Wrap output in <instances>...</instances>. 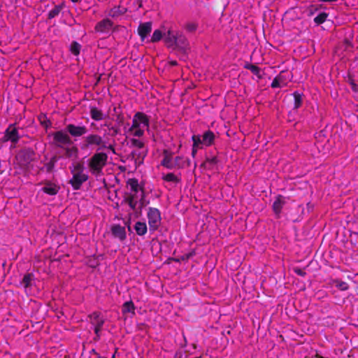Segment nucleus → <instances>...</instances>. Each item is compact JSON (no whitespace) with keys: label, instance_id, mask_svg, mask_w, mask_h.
I'll return each instance as SVG.
<instances>
[{"label":"nucleus","instance_id":"nucleus-29","mask_svg":"<svg viewBox=\"0 0 358 358\" xmlns=\"http://www.w3.org/2000/svg\"><path fill=\"white\" fill-rule=\"evenodd\" d=\"M285 85V83L284 79L282 78V76L281 75V73L276 76L275 78H274L271 84V87L272 88L282 87V86Z\"/></svg>","mask_w":358,"mask_h":358},{"label":"nucleus","instance_id":"nucleus-39","mask_svg":"<svg viewBox=\"0 0 358 358\" xmlns=\"http://www.w3.org/2000/svg\"><path fill=\"white\" fill-rule=\"evenodd\" d=\"M334 283L335 286L341 291H346L349 289V285L346 282L336 280Z\"/></svg>","mask_w":358,"mask_h":358},{"label":"nucleus","instance_id":"nucleus-11","mask_svg":"<svg viewBox=\"0 0 358 358\" xmlns=\"http://www.w3.org/2000/svg\"><path fill=\"white\" fill-rule=\"evenodd\" d=\"M85 145L86 146H90V145H101L102 148H106V145L104 143V141H103V138L101 136L95 134H91L87 135L84 138Z\"/></svg>","mask_w":358,"mask_h":358},{"label":"nucleus","instance_id":"nucleus-47","mask_svg":"<svg viewBox=\"0 0 358 358\" xmlns=\"http://www.w3.org/2000/svg\"><path fill=\"white\" fill-rule=\"evenodd\" d=\"M134 136H135L141 137L144 134V131L142 129H141V128L134 129Z\"/></svg>","mask_w":358,"mask_h":358},{"label":"nucleus","instance_id":"nucleus-34","mask_svg":"<svg viewBox=\"0 0 358 358\" xmlns=\"http://www.w3.org/2000/svg\"><path fill=\"white\" fill-rule=\"evenodd\" d=\"M127 185H129L131 189L136 193L138 191L139 184L138 181L136 178H130L127 180Z\"/></svg>","mask_w":358,"mask_h":358},{"label":"nucleus","instance_id":"nucleus-4","mask_svg":"<svg viewBox=\"0 0 358 358\" xmlns=\"http://www.w3.org/2000/svg\"><path fill=\"white\" fill-rule=\"evenodd\" d=\"M215 136L214 133L208 129L203 132L202 136L200 135H193L192 136V140L194 142L195 146H199L203 145L206 147L211 146L215 141Z\"/></svg>","mask_w":358,"mask_h":358},{"label":"nucleus","instance_id":"nucleus-2","mask_svg":"<svg viewBox=\"0 0 358 358\" xmlns=\"http://www.w3.org/2000/svg\"><path fill=\"white\" fill-rule=\"evenodd\" d=\"M108 155L104 152H96L88 160V167L94 176H99L102 173L103 167L106 165Z\"/></svg>","mask_w":358,"mask_h":358},{"label":"nucleus","instance_id":"nucleus-24","mask_svg":"<svg viewBox=\"0 0 358 358\" xmlns=\"http://www.w3.org/2000/svg\"><path fill=\"white\" fill-rule=\"evenodd\" d=\"M176 36L177 33L174 34L173 31L169 30L167 33L165 34V42L168 46H173L175 42L176 41Z\"/></svg>","mask_w":358,"mask_h":358},{"label":"nucleus","instance_id":"nucleus-52","mask_svg":"<svg viewBox=\"0 0 358 358\" xmlns=\"http://www.w3.org/2000/svg\"><path fill=\"white\" fill-rule=\"evenodd\" d=\"M186 355H184L182 352H177L175 355V358H187Z\"/></svg>","mask_w":358,"mask_h":358},{"label":"nucleus","instance_id":"nucleus-45","mask_svg":"<svg viewBox=\"0 0 358 358\" xmlns=\"http://www.w3.org/2000/svg\"><path fill=\"white\" fill-rule=\"evenodd\" d=\"M55 164L50 162V161L45 164V166L47 172L50 173L52 171V170L55 168Z\"/></svg>","mask_w":358,"mask_h":358},{"label":"nucleus","instance_id":"nucleus-1","mask_svg":"<svg viewBox=\"0 0 358 358\" xmlns=\"http://www.w3.org/2000/svg\"><path fill=\"white\" fill-rule=\"evenodd\" d=\"M69 169L72 174L69 184L71 185L73 190H79L83 184L89 179L88 175L84 173V164L80 162L73 163L69 166Z\"/></svg>","mask_w":358,"mask_h":358},{"label":"nucleus","instance_id":"nucleus-30","mask_svg":"<svg viewBox=\"0 0 358 358\" xmlns=\"http://www.w3.org/2000/svg\"><path fill=\"white\" fill-rule=\"evenodd\" d=\"M329 16V14L325 12H322L319 13L313 20V22L317 25H320L323 24L324 22H326L327 17Z\"/></svg>","mask_w":358,"mask_h":358},{"label":"nucleus","instance_id":"nucleus-53","mask_svg":"<svg viewBox=\"0 0 358 358\" xmlns=\"http://www.w3.org/2000/svg\"><path fill=\"white\" fill-rule=\"evenodd\" d=\"M58 159H59V157H57V156H54V157L50 158V162L55 165V164L57 162Z\"/></svg>","mask_w":358,"mask_h":358},{"label":"nucleus","instance_id":"nucleus-38","mask_svg":"<svg viewBox=\"0 0 358 358\" xmlns=\"http://www.w3.org/2000/svg\"><path fill=\"white\" fill-rule=\"evenodd\" d=\"M163 180L166 182H172L176 183L180 181L178 178L173 173H169L166 175L164 176Z\"/></svg>","mask_w":358,"mask_h":358},{"label":"nucleus","instance_id":"nucleus-14","mask_svg":"<svg viewBox=\"0 0 358 358\" xmlns=\"http://www.w3.org/2000/svg\"><path fill=\"white\" fill-rule=\"evenodd\" d=\"M111 232L114 237L124 241L127 237L125 228L120 224H114L111 227Z\"/></svg>","mask_w":358,"mask_h":358},{"label":"nucleus","instance_id":"nucleus-9","mask_svg":"<svg viewBox=\"0 0 358 358\" xmlns=\"http://www.w3.org/2000/svg\"><path fill=\"white\" fill-rule=\"evenodd\" d=\"M89 317L91 320V324L94 326L95 334H98L102 329L105 320L100 316V313L98 312H93L89 315Z\"/></svg>","mask_w":358,"mask_h":358},{"label":"nucleus","instance_id":"nucleus-43","mask_svg":"<svg viewBox=\"0 0 358 358\" xmlns=\"http://www.w3.org/2000/svg\"><path fill=\"white\" fill-rule=\"evenodd\" d=\"M218 162V159L216 157H213L211 158H207L205 161V164L213 166L216 164Z\"/></svg>","mask_w":358,"mask_h":358},{"label":"nucleus","instance_id":"nucleus-58","mask_svg":"<svg viewBox=\"0 0 358 358\" xmlns=\"http://www.w3.org/2000/svg\"><path fill=\"white\" fill-rule=\"evenodd\" d=\"M171 64L172 66H176L177 65V62L176 61H171Z\"/></svg>","mask_w":358,"mask_h":358},{"label":"nucleus","instance_id":"nucleus-59","mask_svg":"<svg viewBox=\"0 0 358 358\" xmlns=\"http://www.w3.org/2000/svg\"><path fill=\"white\" fill-rule=\"evenodd\" d=\"M71 1L73 3H77V2L80 1V0H71Z\"/></svg>","mask_w":358,"mask_h":358},{"label":"nucleus","instance_id":"nucleus-40","mask_svg":"<svg viewBox=\"0 0 358 358\" xmlns=\"http://www.w3.org/2000/svg\"><path fill=\"white\" fill-rule=\"evenodd\" d=\"M162 38V32L159 29H156L154 31L152 36L151 37V42L156 43L159 41Z\"/></svg>","mask_w":358,"mask_h":358},{"label":"nucleus","instance_id":"nucleus-54","mask_svg":"<svg viewBox=\"0 0 358 358\" xmlns=\"http://www.w3.org/2000/svg\"><path fill=\"white\" fill-rule=\"evenodd\" d=\"M338 0H317L319 2H336Z\"/></svg>","mask_w":358,"mask_h":358},{"label":"nucleus","instance_id":"nucleus-32","mask_svg":"<svg viewBox=\"0 0 358 358\" xmlns=\"http://www.w3.org/2000/svg\"><path fill=\"white\" fill-rule=\"evenodd\" d=\"M81 45L77 41H73L70 45V51L75 56H78L80 52Z\"/></svg>","mask_w":358,"mask_h":358},{"label":"nucleus","instance_id":"nucleus-61","mask_svg":"<svg viewBox=\"0 0 358 358\" xmlns=\"http://www.w3.org/2000/svg\"><path fill=\"white\" fill-rule=\"evenodd\" d=\"M112 358H115V355H113Z\"/></svg>","mask_w":358,"mask_h":358},{"label":"nucleus","instance_id":"nucleus-23","mask_svg":"<svg viewBox=\"0 0 358 358\" xmlns=\"http://www.w3.org/2000/svg\"><path fill=\"white\" fill-rule=\"evenodd\" d=\"M134 229L138 236H144L148 231L147 225L143 222H136Z\"/></svg>","mask_w":358,"mask_h":358},{"label":"nucleus","instance_id":"nucleus-8","mask_svg":"<svg viewBox=\"0 0 358 358\" xmlns=\"http://www.w3.org/2000/svg\"><path fill=\"white\" fill-rule=\"evenodd\" d=\"M66 132L72 137H80L85 135L88 132V129L85 125H76L74 124H69L66 127Z\"/></svg>","mask_w":358,"mask_h":358},{"label":"nucleus","instance_id":"nucleus-46","mask_svg":"<svg viewBox=\"0 0 358 358\" xmlns=\"http://www.w3.org/2000/svg\"><path fill=\"white\" fill-rule=\"evenodd\" d=\"M319 8L315 5H311L308 8L309 15H313L316 11H317Z\"/></svg>","mask_w":358,"mask_h":358},{"label":"nucleus","instance_id":"nucleus-28","mask_svg":"<svg viewBox=\"0 0 358 358\" xmlns=\"http://www.w3.org/2000/svg\"><path fill=\"white\" fill-rule=\"evenodd\" d=\"M64 8L63 4H58L54 6L48 13V19H52L57 16Z\"/></svg>","mask_w":358,"mask_h":358},{"label":"nucleus","instance_id":"nucleus-56","mask_svg":"<svg viewBox=\"0 0 358 358\" xmlns=\"http://www.w3.org/2000/svg\"><path fill=\"white\" fill-rule=\"evenodd\" d=\"M108 149H110L113 153H115V150L113 147V145H110L108 147Z\"/></svg>","mask_w":358,"mask_h":358},{"label":"nucleus","instance_id":"nucleus-42","mask_svg":"<svg viewBox=\"0 0 358 358\" xmlns=\"http://www.w3.org/2000/svg\"><path fill=\"white\" fill-rule=\"evenodd\" d=\"M348 82L351 86V89L355 92H358V85H357L352 76L348 77Z\"/></svg>","mask_w":358,"mask_h":358},{"label":"nucleus","instance_id":"nucleus-27","mask_svg":"<svg viewBox=\"0 0 358 358\" xmlns=\"http://www.w3.org/2000/svg\"><path fill=\"white\" fill-rule=\"evenodd\" d=\"M122 311L124 314L127 313H131L133 315H134L135 314V306H134V303L131 301H126L125 303H124L122 305Z\"/></svg>","mask_w":358,"mask_h":358},{"label":"nucleus","instance_id":"nucleus-13","mask_svg":"<svg viewBox=\"0 0 358 358\" xmlns=\"http://www.w3.org/2000/svg\"><path fill=\"white\" fill-rule=\"evenodd\" d=\"M152 31V22H146L141 23L138 27V34L141 39L144 41L145 38L150 34Z\"/></svg>","mask_w":358,"mask_h":358},{"label":"nucleus","instance_id":"nucleus-49","mask_svg":"<svg viewBox=\"0 0 358 358\" xmlns=\"http://www.w3.org/2000/svg\"><path fill=\"white\" fill-rule=\"evenodd\" d=\"M105 125L107 126L110 130L113 131V136H115L117 134H119V132H120L119 128H117L116 127H110L109 125L107 124H106Z\"/></svg>","mask_w":358,"mask_h":358},{"label":"nucleus","instance_id":"nucleus-6","mask_svg":"<svg viewBox=\"0 0 358 358\" xmlns=\"http://www.w3.org/2000/svg\"><path fill=\"white\" fill-rule=\"evenodd\" d=\"M35 152L32 149L20 150L16 155V159L21 167H27L34 159Z\"/></svg>","mask_w":358,"mask_h":358},{"label":"nucleus","instance_id":"nucleus-18","mask_svg":"<svg viewBox=\"0 0 358 358\" xmlns=\"http://www.w3.org/2000/svg\"><path fill=\"white\" fill-rule=\"evenodd\" d=\"M174 45H176L182 50H185L188 48L189 43L187 38L182 33L177 32L176 41L175 42Z\"/></svg>","mask_w":358,"mask_h":358},{"label":"nucleus","instance_id":"nucleus-5","mask_svg":"<svg viewBox=\"0 0 358 358\" xmlns=\"http://www.w3.org/2000/svg\"><path fill=\"white\" fill-rule=\"evenodd\" d=\"M148 224L150 231H155L161 224V213L157 208L150 207L148 211Z\"/></svg>","mask_w":358,"mask_h":358},{"label":"nucleus","instance_id":"nucleus-25","mask_svg":"<svg viewBox=\"0 0 358 358\" xmlns=\"http://www.w3.org/2000/svg\"><path fill=\"white\" fill-rule=\"evenodd\" d=\"M294 97V109L299 108L303 103V94L295 91L292 94Z\"/></svg>","mask_w":358,"mask_h":358},{"label":"nucleus","instance_id":"nucleus-60","mask_svg":"<svg viewBox=\"0 0 358 358\" xmlns=\"http://www.w3.org/2000/svg\"><path fill=\"white\" fill-rule=\"evenodd\" d=\"M92 353H94L95 355H98V354L95 352L94 350H92Z\"/></svg>","mask_w":358,"mask_h":358},{"label":"nucleus","instance_id":"nucleus-16","mask_svg":"<svg viewBox=\"0 0 358 358\" xmlns=\"http://www.w3.org/2000/svg\"><path fill=\"white\" fill-rule=\"evenodd\" d=\"M285 198L282 195H278L273 203V210L278 217H280L281 210L285 204Z\"/></svg>","mask_w":358,"mask_h":358},{"label":"nucleus","instance_id":"nucleus-17","mask_svg":"<svg viewBox=\"0 0 358 358\" xmlns=\"http://www.w3.org/2000/svg\"><path fill=\"white\" fill-rule=\"evenodd\" d=\"M62 149L64 151V155L61 156L60 157L74 159H76L78 157V149L76 146L73 145L69 147V145H67Z\"/></svg>","mask_w":358,"mask_h":358},{"label":"nucleus","instance_id":"nucleus-50","mask_svg":"<svg viewBox=\"0 0 358 358\" xmlns=\"http://www.w3.org/2000/svg\"><path fill=\"white\" fill-rule=\"evenodd\" d=\"M198 148H201V147L199 146H195L194 145V142H193V145H192V157H195L196 152H197V149Z\"/></svg>","mask_w":358,"mask_h":358},{"label":"nucleus","instance_id":"nucleus-51","mask_svg":"<svg viewBox=\"0 0 358 358\" xmlns=\"http://www.w3.org/2000/svg\"><path fill=\"white\" fill-rule=\"evenodd\" d=\"M182 158L180 157H176L175 159H174V162H173L176 165V167H180V165H179V162L180 160H181Z\"/></svg>","mask_w":358,"mask_h":358},{"label":"nucleus","instance_id":"nucleus-3","mask_svg":"<svg viewBox=\"0 0 358 358\" xmlns=\"http://www.w3.org/2000/svg\"><path fill=\"white\" fill-rule=\"evenodd\" d=\"M52 145L58 148H63L73 144L70 136L65 131L59 130L52 134Z\"/></svg>","mask_w":358,"mask_h":358},{"label":"nucleus","instance_id":"nucleus-44","mask_svg":"<svg viewBox=\"0 0 358 358\" xmlns=\"http://www.w3.org/2000/svg\"><path fill=\"white\" fill-rule=\"evenodd\" d=\"M140 124H139V122L138 121L136 117V114L134 115L133 117V120H132V125L130 128V130L132 131L134 130V129H138V128H140Z\"/></svg>","mask_w":358,"mask_h":358},{"label":"nucleus","instance_id":"nucleus-57","mask_svg":"<svg viewBox=\"0 0 358 358\" xmlns=\"http://www.w3.org/2000/svg\"><path fill=\"white\" fill-rule=\"evenodd\" d=\"M117 121L119 122V123H122L123 122V117L120 115H118L117 116Z\"/></svg>","mask_w":358,"mask_h":358},{"label":"nucleus","instance_id":"nucleus-31","mask_svg":"<svg viewBox=\"0 0 358 358\" xmlns=\"http://www.w3.org/2000/svg\"><path fill=\"white\" fill-rule=\"evenodd\" d=\"M135 195L134 194H127L125 196L124 199V201L129 206V207L132 210H135L136 206V201H134Z\"/></svg>","mask_w":358,"mask_h":358},{"label":"nucleus","instance_id":"nucleus-26","mask_svg":"<svg viewBox=\"0 0 358 358\" xmlns=\"http://www.w3.org/2000/svg\"><path fill=\"white\" fill-rule=\"evenodd\" d=\"M127 11V9L120 6H115L109 11V15L112 17H117L120 15H124Z\"/></svg>","mask_w":358,"mask_h":358},{"label":"nucleus","instance_id":"nucleus-10","mask_svg":"<svg viewBox=\"0 0 358 358\" xmlns=\"http://www.w3.org/2000/svg\"><path fill=\"white\" fill-rule=\"evenodd\" d=\"M148 155V149L134 150L129 157L134 161L136 168L143 164L144 159Z\"/></svg>","mask_w":358,"mask_h":358},{"label":"nucleus","instance_id":"nucleus-7","mask_svg":"<svg viewBox=\"0 0 358 358\" xmlns=\"http://www.w3.org/2000/svg\"><path fill=\"white\" fill-rule=\"evenodd\" d=\"M20 136L18 132L17 128L15 127V124H10L8 126L5 130L4 135L3 136V141H10L13 145L19 141Z\"/></svg>","mask_w":358,"mask_h":358},{"label":"nucleus","instance_id":"nucleus-36","mask_svg":"<svg viewBox=\"0 0 358 358\" xmlns=\"http://www.w3.org/2000/svg\"><path fill=\"white\" fill-rule=\"evenodd\" d=\"M41 124L45 128L48 129L51 127V122L48 119L45 114H41L38 117Z\"/></svg>","mask_w":358,"mask_h":358},{"label":"nucleus","instance_id":"nucleus-12","mask_svg":"<svg viewBox=\"0 0 358 358\" xmlns=\"http://www.w3.org/2000/svg\"><path fill=\"white\" fill-rule=\"evenodd\" d=\"M113 24V23L110 20L106 18V19H103L101 21L99 22L96 24V26L94 27V30L96 32H99V33H102V34H107L112 29Z\"/></svg>","mask_w":358,"mask_h":358},{"label":"nucleus","instance_id":"nucleus-35","mask_svg":"<svg viewBox=\"0 0 358 358\" xmlns=\"http://www.w3.org/2000/svg\"><path fill=\"white\" fill-rule=\"evenodd\" d=\"M247 69L250 70L252 73L257 76L259 78H262L261 69L256 65L248 64L245 66Z\"/></svg>","mask_w":358,"mask_h":358},{"label":"nucleus","instance_id":"nucleus-55","mask_svg":"<svg viewBox=\"0 0 358 358\" xmlns=\"http://www.w3.org/2000/svg\"><path fill=\"white\" fill-rule=\"evenodd\" d=\"M95 335H96V336H95V337L94 338V340L95 341H99L100 337H101L100 333H98V334H95Z\"/></svg>","mask_w":358,"mask_h":358},{"label":"nucleus","instance_id":"nucleus-37","mask_svg":"<svg viewBox=\"0 0 358 358\" xmlns=\"http://www.w3.org/2000/svg\"><path fill=\"white\" fill-rule=\"evenodd\" d=\"M131 146H133L136 148H138V150L146 149L145 148L144 143L138 139H136V138L131 139Z\"/></svg>","mask_w":358,"mask_h":358},{"label":"nucleus","instance_id":"nucleus-63","mask_svg":"<svg viewBox=\"0 0 358 358\" xmlns=\"http://www.w3.org/2000/svg\"><path fill=\"white\" fill-rule=\"evenodd\" d=\"M187 358H188V357H187Z\"/></svg>","mask_w":358,"mask_h":358},{"label":"nucleus","instance_id":"nucleus-48","mask_svg":"<svg viewBox=\"0 0 358 358\" xmlns=\"http://www.w3.org/2000/svg\"><path fill=\"white\" fill-rule=\"evenodd\" d=\"M294 271L295 273H296L297 275H300V276H305L306 275V272L301 269V268H295L294 269Z\"/></svg>","mask_w":358,"mask_h":358},{"label":"nucleus","instance_id":"nucleus-15","mask_svg":"<svg viewBox=\"0 0 358 358\" xmlns=\"http://www.w3.org/2000/svg\"><path fill=\"white\" fill-rule=\"evenodd\" d=\"M164 158L161 162L162 166L169 169H173L176 167V165L172 161V153L167 150H164L163 151Z\"/></svg>","mask_w":358,"mask_h":358},{"label":"nucleus","instance_id":"nucleus-41","mask_svg":"<svg viewBox=\"0 0 358 358\" xmlns=\"http://www.w3.org/2000/svg\"><path fill=\"white\" fill-rule=\"evenodd\" d=\"M194 255V252H189V253L184 254L183 255H182L180 257V259H175L174 261L178 262H180V260L181 261H187L189 259H190Z\"/></svg>","mask_w":358,"mask_h":358},{"label":"nucleus","instance_id":"nucleus-22","mask_svg":"<svg viewBox=\"0 0 358 358\" xmlns=\"http://www.w3.org/2000/svg\"><path fill=\"white\" fill-rule=\"evenodd\" d=\"M136 117L139 122L140 125L143 124L144 127H146L148 129L149 128L150 124V118L149 117L143 113L137 112L136 113Z\"/></svg>","mask_w":358,"mask_h":358},{"label":"nucleus","instance_id":"nucleus-62","mask_svg":"<svg viewBox=\"0 0 358 358\" xmlns=\"http://www.w3.org/2000/svg\"><path fill=\"white\" fill-rule=\"evenodd\" d=\"M357 108H358V104H357Z\"/></svg>","mask_w":358,"mask_h":358},{"label":"nucleus","instance_id":"nucleus-20","mask_svg":"<svg viewBox=\"0 0 358 358\" xmlns=\"http://www.w3.org/2000/svg\"><path fill=\"white\" fill-rule=\"evenodd\" d=\"M59 190V187L55 184L48 183L42 187V191L51 196L56 195Z\"/></svg>","mask_w":358,"mask_h":358},{"label":"nucleus","instance_id":"nucleus-21","mask_svg":"<svg viewBox=\"0 0 358 358\" xmlns=\"http://www.w3.org/2000/svg\"><path fill=\"white\" fill-rule=\"evenodd\" d=\"M34 280V275L31 273H26L22 280L20 285L24 287V289H27L32 286V282Z\"/></svg>","mask_w":358,"mask_h":358},{"label":"nucleus","instance_id":"nucleus-19","mask_svg":"<svg viewBox=\"0 0 358 358\" xmlns=\"http://www.w3.org/2000/svg\"><path fill=\"white\" fill-rule=\"evenodd\" d=\"M90 114L91 118L95 121H101L104 119V115L102 110L95 106L90 107Z\"/></svg>","mask_w":358,"mask_h":358},{"label":"nucleus","instance_id":"nucleus-33","mask_svg":"<svg viewBox=\"0 0 358 358\" xmlns=\"http://www.w3.org/2000/svg\"><path fill=\"white\" fill-rule=\"evenodd\" d=\"M198 23L196 22H188L184 25V29L189 33H194L198 28Z\"/></svg>","mask_w":358,"mask_h":358}]
</instances>
